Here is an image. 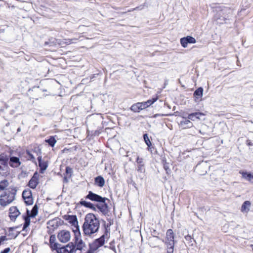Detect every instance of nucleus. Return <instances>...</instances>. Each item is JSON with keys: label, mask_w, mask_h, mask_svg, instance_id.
I'll list each match as a JSON object with an SVG mask.
<instances>
[{"label": "nucleus", "mask_w": 253, "mask_h": 253, "mask_svg": "<svg viewBox=\"0 0 253 253\" xmlns=\"http://www.w3.org/2000/svg\"><path fill=\"white\" fill-rule=\"evenodd\" d=\"M95 214L93 213H88L85 217L83 229L84 234L85 235L91 236L95 233L94 229L95 227Z\"/></svg>", "instance_id": "obj_1"}, {"label": "nucleus", "mask_w": 253, "mask_h": 253, "mask_svg": "<svg viewBox=\"0 0 253 253\" xmlns=\"http://www.w3.org/2000/svg\"><path fill=\"white\" fill-rule=\"evenodd\" d=\"M174 235L172 229H169L166 232L165 240H163L167 249V253H173L174 242Z\"/></svg>", "instance_id": "obj_2"}, {"label": "nucleus", "mask_w": 253, "mask_h": 253, "mask_svg": "<svg viewBox=\"0 0 253 253\" xmlns=\"http://www.w3.org/2000/svg\"><path fill=\"white\" fill-rule=\"evenodd\" d=\"M64 218L66 220H68L71 224L74 236H76V240H77L79 236L80 235V231L77 216L75 215H65Z\"/></svg>", "instance_id": "obj_3"}, {"label": "nucleus", "mask_w": 253, "mask_h": 253, "mask_svg": "<svg viewBox=\"0 0 253 253\" xmlns=\"http://www.w3.org/2000/svg\"><path fill=\"white\" fill-rule=\"evenodd\" d=\"M74 242L76 246L75 251H74L75 253H93L95 251V248H90L87 252H85V250L84 249L85 246L83 240L81 239V235L79 236L77 240H76V236H75Z\"/></svg>", "instance_id": "obj_4"}, {"label": "nucleus", "mask_w": 253, "mask_h": 253, "mask_svg": "<svg viewBox=\"0 0 253 253\" xmlns=\"http://www.w3.org/2000/svg\"><path fill=\"white\" fill-rule=\"evenodd\" d=\"M15 192L5 191L0 196V205L5 207L12 202L15 197Z\"/></svg>", "instance_id": "obj_5"}, {"label": "nucleus", "mask_w": 253, "mask_h": 253, "mask_svg": "<svg viewBox=\"0 0 253 253\" xmlns=\"http://www.w3.org/2000/svg\"><path fill=\"white\" fill-rule=\"evenodd\" d=\"M108 199L102 198L101 196L96 194V207L103 214L105 215L108 212V208L106 203Z\"/></svg>", "instance_id": "obj_6"}, {"label": "nucleus", "mask_w": 253, "mask_h": 253, "mask_svg": "<svg viewBox=\"0 0 253 253\" xmlns=\"http://www.w3.org/2000/svg\"><path fill=\"white\" fill-rule=\"evenodd\" d=\"M75 244L70 242L66 246H61L60 244L56 250L57 253H73L75 251Z\"/></svg>", "instance_id": "obj_7"}, {"label": "nucleus", "mask_w": 253, "mask_h": 253, "mask_svg": "<svg viewBox=\"0 0 253 253\" xmlns=\"http://www.w3.org/2000/svg\"><path fill=\"white\" fill-rule=\"evenodd\" d=\"M22 197L26 205H32L33 204L32 193L29 189H25L23 191Z\"/></svg>", "instance_id": "obj_8"}, {"label": "nucleus", "mask_w": 253, "mask_h": 253, "mask_svg": "<svg viewBox=\"0 0 253 253\" xmlns=\"http://www.w3.org/2000/svg\"><path fill=\"white\" fill-rule=\"evenodd\" d=\"M57 238L60 242L65 243L68 242L70 238L71 235L69 231L63 230L58 232Z\"/></svg>", "instance_id": "obj_9"}, {"label": "nucleus", "mask_w": 253, "mask_h": 253, "mask_svg": "<svg viewBox=\"0 0 253 253\" xmlns=\"http://www.w3.org/2000/svg\"><path fill=\"white\" fill-rule=\"evenodd\" d=\"M39 175L37 172L34 173L33 176L29 181L28 186L32 189H35L39 183Z\"/></svg>", "instance_id": "obj_10"}, {"label": "nucleus", "mask_w": 253, "mask_h": 253, "mask_svg": "<svg viewBox=\"0 0 253 253\" xmlns=\"http://www.w3.org/2000/svg\"><path fill=\"white\" fill-rule=\"evenodd\" d=\"M8 163H9L10 166L13 168H18L21 164L19 158L15 156L10 157Z\"/></svg>", "instance_id": "obj_11"}, {"label": "nucleus", "mask_w": 253, "mask_h": 253, "mask_svg": "<svg viewBox=\"0 0 253 253\" xmlns=\"http://www.w3.org/2000/svg\"><path fill=\"white\" fill-rule=\"evenodd\" d=\"M9 216L10 219L12 221L16 220L18 216L20 214V211L16 207H11L9 209Z\"/></svg>", "instance_id": "obj_12"}, {"label": "nucleus", "mask_w": 253, "mask_h": 253, "mask_svg": "<svg viewBox=\"0 0 253 253\" xmlns=\"http://www.w3.org/2000/svg\"><path fill=\"white\" fill-rule=\"evenodd\" d=\"M251 206V202L249 201H246L242 205L240 211L242 213L247 214L250 211Z\"/></svg>", "instance_id": "obj_13"}, {"label": "nucleus", "mask_w": 253, "mask_h": 253, "mask_svg": "<svg viewBox=\"0 0 253 253\" xmlns=\"http://www.w3.org/2000/svg\"><path fill=\"white\" fill-rule=\"evenodd\" d=\"M17 228V227H13L8 228V232L5 234L9 237L8 239H15L20 234V232H14V230Z\"/></svg>", "instance_id": "obj_14"}, {"label": "nucleus", "mask_w": 253, "mask_h": 253, "mask_svg": "<svg viewBox=\"0 0 253 253\" xmlns=\"http://www.w3.org/2000/svg\"><path fill=\"white\" fill-rule=\"evenodd\" d=\"M56 236L55 235H51L50 236L49 244L52 250H56L60 244L56 242Z\"/></svg>", "instance_id": "obj_15"}, {"label": "nucleus", "mask_w": 253, "mask_h": 253, "mask_svg": "<svg viewBox=\"0 0 253 253\" xmlns=\"http://www.w3.org/2000/svg\"><path fill=\"white\" fill-rule=\"evenodd\" d=\"M158 100V97L153 98L151 99L148 100L147 101L139 102L141 108L142 110L148 108L149 106L153 104Z\"/></svg>", "instance_id": "obj_16"}, {"label": "nucleus", "mask_w": 253, "mask_h": 253, "mask_svg": "<svg viewBox=\"0 0 253 253\" xmlns=\"http://www.w3.org/2000/svg\"><path fill=\"white\" fill-rule=\"evenodd\" d=\"M204 115V114L203 113L195 112L189 114L187 118L189 120H190L192 121H195L196 120H200L201 116Z\"/></svg>", "instance_id": "obj_17"}, {"label": "nucleus", "mask_w": 253, "mask_h": 253, "mask_svg": "<svg viewBox=\"0 0 253 253\" xmlns=\"http://www.w3.org/2000/svg\"><path fill=\"white\" fill-rule=\"evenodd\" d=\"M38 209L37 205L35 204L31 211L28 209H27V214L30 215V217H31V218L35 217L38 214Z\"/></svg>", "instance_id": "obj_18"}, {"label": "nucleus", "mask_w": 253, "mask_h": 253, "mask_svg": "<svg viewBox=\"0 0 253 253\" xmlns=\"http://www.w3.org/2000/svg\"><path fill=\"white\" fill-rule=\"evenodd\" d=\"M203 89L202 87H199L194 92V96L195 97V101L198 102L201 100V98L203 96Z\"/></svg>", "instance_id": "obj_19"}, {"label": "nucleus", "mask_w": 253, "mask_h": 253, "mask_svg": "<svg viewBox=\"0 0 253 253\" xmlns=\"http://www.w3.org/2000/svg\"><path fill=\"white\" fill-rule=\"evenodd\" d=\"M38 161L39 163V166L41 168L42 172L43 171H44L47 169L48 165L46 162L42 161V156H39L38 157Z\"/></svg>", "instance_id": "obj_20"}, {"label": "nucleus", "mask_w": 253, "mask_h": 253, "mask_svg": "<svg viewBox=\"0 0 253 253\" xmlns=\"http://www.w3.org/2000/svg\"><path fill=\"white\" fill-rule=\"evenodd\" d=\"M45 142L50 147H53L56 143L55 136H50L48 139L45 140Z\"/></svg>", "instance_id": "obj_21"}, {"label": "nucleus", "mask_w": 253, "mask_h": 253, "mask_svg": "<svg viewBox=\"0 0 253 253\" xmlns=\"http://www.w3.org/2000/svg\"><path fill=\"white\" fill-rule=\"evenodd\" d=\"M30 218L31 217H30V215H24L23 216V219L24 220V223L23 224V231H24L26 230V229L30 225Z\"/></svg>", "instance_id": "obj_22"}, {"label": "nucleus", "mask_w": 253, "mask_h": 253, "mask_svg": "<svg viewBox=\"0 0 253 253\" xmlns=\"http://www.w3.org/2000/svg\"><path fill=\"white\" fill-rule=\"evenodd\" d=\"M242 174V176L243 178L250 181L252 183H253V174H252L248 172H241Z\"/></svg>", "instance_id": "obj_23"}, {"label": "nucleus", "mask_w": 253, "mask_h": 253, "mask_svg": "<svg viewBox=\"0 0 253 253\" xmlns=\"http://www.w3.org/2000/svg\"><path fill=\"white\" fill-rule=\"evenodd\" d=\"M80 203L82 206L95 210V207H94V205L89 202H87L82 200Z\"/></svg>", "instance_id": "obj_24"}, {"label": "nucleus", "mask_w": 253, "mask_h": 253, "mask_svg": "<svg viewBox=\"0 0 253 253\" xmlns=\"http://www.w3.org/2000/svg\"><path fill=\"white\" fill-rule=\"evenodd\" d=\"M8 160L9 159L6 155L3 154L0 155V164L8 165Z\"/></svg>", "instance_id": "obj_25"}, {"label": "nucleus", "mask_w": 253, "mask_h": 253, "mask_svg": "<svg viewBox=\"0 0 253 253\" xmlns=\"http://www.w3.org/2000/svg\"><path fill=\"white\" fill-rule=\"evenodd\" d=\"M130 109L134 112H139L142 110L139 102L132 105Z\"/></svg>", "instance_id": "obj_26"}, {"label": "nucleus", "mask_w": 253, "mask_h": 253, "mask_svg": "<svg viewBox=\"0 0 253 253\" xmlns=\"http://www.w3.org/2000/svg\"><path fill=\"white\" fill-rule=\"evenodd\" d=\"M9 182L7 180L4 179L0 182V191L4 190L8 186Z\"/></svg>", "instance_id": "obj_27"}, {"label": "nucleus", "mask_w": 253, "mask_h": 253, "mask_svg": "<svg viewBox=\"0 0 253 253\" xmlns=\"http://www.w3.org/2000/svg\"><path fill=\"white\" fill-rule=\"evenodd\" d=\"M105 184V180L101 176L96 177V184L100 187H103Z\"/></svg>", "instance_id": "obj_28"}, {"label": "nucleus", "mask_w": 253, "mask_h": 253, "mask_svg": "<svg viewBox=\"0 0 253 253\" xmlns=\"http://www.w3.org/2000/svg\"><path fill=\"white\" fill-rule=\"evenodd\" d=\"M7 165L0 164V175H4L6 173V171H7Z\"/></svg>", "instance_id": "obj_29"}, {"label": "nucleus", "mask_w": 253, "mask_h": 253, "mask_svg": "<svg viewBox=\"0 0 253 253\" xmlns=\"http://www.w3.org/2000/svg\"><path fill=\"white\" fill-rule=\"evenodd\" d=\"M26 154H27V155L28 156V158H27V160L31 161L33 163L36 164V159H35V157L34 156V155L32 153H31L30 151L27 150L26 151Z\"/></svg>", "instance_id": "obj_30"}, {"label": "nucleus", "mask_w": 253, "mask_h": 253, "mask_svg": "<svg viewBox=\"0 0 253 253\" xmlns=\"http://www.w3.org/2000/svg\"><path fill=\"white\" fill-rule=\"evenodd\" d=\"M47 224L49 226L53 227L54 228H56L58 226V221L57 219H54L51 220H49L47 222Z\"/></svg>", "instance_id": "obj_31"}, {"label": "nucleus", "mask_w": 253, "mask_h": 253, "mask_svg": "<svg viewBox=\"0 0 253 253\" xmlns=\"http://www.w3.org/2000/svg\"><path fill=\"white\" fill-rule=\"evenodd\" d=\"M185 239L186 241L187 242V244L189 246H193L194 245V243L195 242V240L193 238L191 237L190 235H187L185 237Z\"/></svg>", "instance_id": "obj_32"}, {"label": "nucleus", "mask_w": 253, "mask_h": 253, "mask_svg": "<svg viewBox=\"0 0 253 253\" xmlns=\"http://www.w3.org/2000/svg\"><path fill=\"white\" fill-rule=\"evenodd\" d=\"M104 237L102 236L99 239L96 240V246L98 245V247L102 246L104 243Z\"/></svg>", "instance_id": "obj_33"}, {"label": "nucleus", "mask_w": 253, "mask_h": 253, "mask_svg": "<svg viewBox=\"0 0 253 253\" xmlns=\"http://www.w3.org/2000/svg\"><path fill=\"white\" fill-rule=\"evenodd\" d=\"M181 126L187 125L189 127H191L193 126V124L190 121V120H186L180 122Z\"/></svg>", "instance_id": "obj_34"}, {"label": "nucleus", "mask_w": 253, "mask_h": 253, "mask_svg": "<svg viewBox=\"0 0 253 253\" xmlns=\"http://www.w3.org/2000/svg\"><path fill=\"white\" fill-rule=\"evenodd\" d=\"M143 137H144V141H145L146 144H147V145L148 147H150L151 145V142L148 137V135L147 134H145L143 135Z\"/></svg>", "instance_id": "obj_35"}, {"label": "nucleus", "mask_w": 253, "mask_h": 253, "mask_svg": "<svg viewBox=\"0 0 253 253\" xmlns=\"http://www.w3.org/2000/svg\"><path fill=\"white\" fill-rule=\"evenodd\" d=\"M86 198L89 199L92 201H95V193L92 192H89L88 194L86 196Z\"/></svg>", "instance_id": "obj_36"}, {"label": "nucleus", "mask_w": 253, "mask_h": 253, "mask_svg": "<svg viewBox=\"0 0 253 253\" xmlns=\"http://www.w3.org/2000/svg\"><path fill=\"white\" fill-rule=\"evenodd\" d=\"M180 43L181 44V45L183 47H186L187 46V44L188 43L186 38H181L180 39Z\"/></svg>", "instance_id": "obj_37"}, {"label": "nucleus", "mask_w": 253, "mask_h": 253, "mask_svg": "<svg viewBox=\"0 0 253 253\" xmlns=\"http://www.w3.org/2000/svg\"><path fill=\"white\" fill-rule=\"evenodd\" d=\"M187 41L190 43H195L196 42L195 39L191 36H187L186 37Z\"/></svg>", "instance_id": "obj_38"}, {"label": "nucleus", "mask_w": 253, "mask_h": 253, "mask_svg": "<svg viewBox=\"0 0 253 253\" xmlns=\"http://www.w3.org/2000/svg\"><path fill=\"white\" fill-rule=\"evenodd\" d=\"M73 172L72 169L70 168L69 167H67L66 168V173L67 174H70V177L71 176V174Z\"/></svg>", "instance_id": "obj_39"}, {"label": "nucleus", "mask_w": 253, "mask_h": 253, "mask_svg": "<svg viewBox=\"0 0 253 253\" xmlns=\"http://www.w3.org/2000/svg\"><path fill=\"white\" fill-rule=\"evenodd\" d=\"M8 240H9L8 238H7L5 236H2L0 237V243L1 244L2 242Z\"/></svg>", "instance_id": "obj_40"}, {"label": "nucleus", "mask_w": 253, "mask_h": 253, "mask_svg": "<svg viewBox=\"0 0 253 253\" xmlns=\"http://www.w3.org/2000/svg\"><path fill=\"white\" fill-rule=\"evenodd\" d=\"M10 251V248H6L4 249L3 250L1 251L0 253H8Z\"/></svg>", "instance_id": "obj_41"}, {"label": "nucleus", "mask_w": 253, "mask_h": 253, "mask_svg": "<svg viewBox=\"0 0 253 253\" xmlns=\"http://www.w3.org/2000/svg\"><path fill=\"white\" fill-rule=\"evenodd\" d=\"M136 162H137V163H138V164H141V163H142V162H143V160H142V159H140V158H139V156H137V160H136Z\"/></svg>", "instance_id": "obj_42"}, {"label": "nucleus", "mask_w": 253, "mask_h": 253, "mask_svg": "<svg viewBox=\"0 0 253 253\" xmlns=\"http://www.w3.org/2000/svg\"><path fill=\"white\" fill-rule=\"evenodd\" d=\"M63 180H64V182L67 183L68 182V179L67 176H64V177L63 178Z\"/></svg>", "instance_id": "obj_43"}, {"label": "nucleus", "mask_w": 253, "mask_h": 253, "mask_svg": "<svg viewBox=\"0 0 253 253\" xmlns=\"http://www.w3.org/2000/svg\"><path fill=\"white\" fill-rule=\"evenodd\" d=\"M247 145L249 146H252L253 144L250 141H247Z\"/></svg>", "instance_id": "obj_44"}, {"label": "nucleus", "mask_w": 253, "mask_h": 253, "mask_svg": "<svg viewBox=\"0 0 253 253\" xmlns=\"http://www.w3.org/2000/svg\"><path fill=\"white\" fill-rule=\"evenodd\" d=\"M226 19H227V18H226V17H223L222 20H223L224 21H226Z\"/></svg>", "instance_id": "obj_45"}, {"label": "nucleus", "mask_w": 253, "mask_h": 253, "mask_svg": "<svg viewBox=\"0 0 253 253\" xmlns=\"http://www.w3.org/2000/svg\"><path fill=\"white\" fill-rule=\"evenodd\" d=\"M20 131H21V128L20 127L18 128L17 130V132H20Z\"/></svg>", "instance_id": "obj_46"}, {"label": "nucleus", "mask_w": 253, "mask_h": 253, "mask_svg": "<svg viewBox=\"0 0 253 253\" xmlns=\"http://www.w3.org/2000/svg\"><path fill=\"white\" fill-rule=\"evenodd\" d=\"M224 11V12H226V11H229V10H228V9H225Z\"/></svg>", "instance_id": "obj_47"}, {"label": "nucleus", "mask_w": 253, "mask_h": 253, "mask_svg": "<svg viewBox=\"0 0 253 253\" xmlns=\"http://www.w3.org/2000/svg\"><path fill=\"white\" fill-rule=\"evenodd\" d=\"M44 44H45V45L47 44L48 42H45Z\"/></svg>", "instance_id": "obj_48"}, {"label": "nucleus", "mask_w": 253, "mask_h": 253, "mask_svg": "<svg viewBox=\"0 0 253 253\" xmlns=\"http://www.w3.org/2000/svg\"><path fill=\"white\" fill-rule=\"evenodd\" d=\"M217 19H219V18L217 17V15L216 16Z\"/></svg>", "instance_id": "obj_49"}]
</instances>
